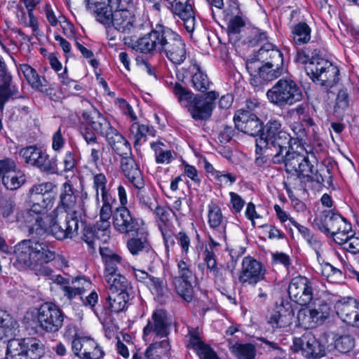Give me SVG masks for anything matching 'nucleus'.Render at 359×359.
<instances>
[{
  "label": "nucleus",
  "mask_w": 359,
  "mask_h": 359,
  "mask_svg": "<svg viewBox=\"0 0 359 359\" xmlns=\"http://www.w3.org/2000/svg\"><path fill=\"white\" fill-rule=\"evenodd\" d=\"M56 186L47 182L32 186L27 194L25 203L28 207L25 221L32 236H41L48 229L45 222L47 212L53 208L55 197L51 192Z\"/></svg>",
  "instance_id": "obj_1"
},
{
  "label": "nucleus",
  "mask_w": 359,
  "mask_h": 359,
  "mask_svg": "<svg viewBox=\"0 0 359 359\" xmlns=\"http://www.w3.org/2000/svg\"><path fill=\"white\" fill-rule=\"evenodd\" d=\"M273 163H283L287 172H299L308 182H316L320 187L332 186L330 169L324 165L316 168L314 165L316 164V160L311 161L308 155L294 151L291 143L284 151L276 152Z\"/></svg>",
  "instance_id": "obj_2"
},
{
  "label": "nucleus",
  "mask_w": 359,
  "mask_h": 359,
  "mask_svg": "<svg viewBox=\"0 0 359 359\" xmlns=\"http://www.w3.org/2000/svg\"><path fill=\"white\" fill-rule=\"evenodd\" d=\"M318 53L316 48L309 45L298 49L294 60L306 65V74L313 82L328 90L338 83L339 70L330 61L320 57Z\"/></svg>",
  "instance_id": "obj_3"
},
{
  "label": "nucleus",
  "mask_w": 359,
  "mask_h": 359,
  "mask_svg": "<svg viewBox=\"0 0 359 359\" xmlns=\"http://www.w3.org/2000/svg\"><path fill=\"white\" fill-rule=\"evenodd\" d=\"M14 264L20 269H34L55 258L53 247L46 242L24 240L15 247Z\"/></svg>",
  "instance_id": "obj_4"
},
{
  "label": "nucleus",
  "mask_w": 359,
  "mask_h": 359,
  "mask_svg": "<svg viewBox=\"0 0 359 359\" xmlns=\"http://www.w3.org/2000/svg\"><path fill=\"white\" fill-rule=\"evenodd\" d=\"M171 321L168 317L167 312L163 309L154 311L147 325L143 330V339L146 342H151L147 348L157 344L153 352L158 354H167L170 345L168 336L170 334Z\"/></svg>",
  "instance_id": "obj_5"
},
{
  "label": "nucleus",
  "mask_w": 359,
  "mask_h": 359,
  "mask_svg": "<svg viewBox=\"0 0 359 359\" xmlns=\"http://www.w3.org/2000/svg\"><path fill=\"white\" fill-rule=\"evenodd\" d=\"M83 118L88 126L99 135L104 137L109 145L116 153L128 151L124 137L114 128L106 116L94 109L83 113Z\"/></svg>",
  "instance_id": "obj_6"
},
{
  "label": "nucleus",
  "mask_w": 359,
  "mask_h": 359,
  "mask_svg": "<svg viewBox=\"0 0 359 359\" xmlns=\"http://www.w3.org/2000/svg\"><path fill=\"white\" fill-rule=\"evenodd\" d=\"M266 97L273 105L283 109L301 102L304 93L296 81L282 78L267 90Z\"/></svg>",
  "instance_id": "obj_7"
},
{
  "label": "nucleus",
  "mask_w": 359,
  "mask_h": 359,
  "mask_svg": "<svg viewBox=\"0 0 359 359\" xmlns=\"http://www.w3.org/2000/svg\"><path fill=\"white\" fill-rule=\"evenodd\" d=\"M314 222L320 231L330 233L336 243L345 241L344 235L352 231L351 224L344 217L332 210L322 212Z\"/></svg>",
  "instance_id": "obj_8"
},
{
  "label": "nucleus",
  "mask_w": 359,
  "mask_h": 359,
  "mask_svg": "<svg viewBox=\"0 0 359 359\" xmlns=\"http://www.w3.org/2000/svg\"><path fill=\"white\" fill-rule=\"evenodd\" d=\"M256 140L264 141L266 146L273 151H284L290 146L292 137L283 130L281 122L276 118H271L264 126L262 133Z\"/></svg>",
  "instance_id": "obj_9"
},
{
  "label": "nucleus",
  "mask_w": 359,
  "mask_h": 359,
  "mask_svg": "<svg viewBox=\"0 0 359 359\" xmlns=\"http://www.w3.org/2000/svg\"><path fill=\"white\" fill-rule=\"evenodd\" d=\"M165 29L164 25H156L149 33L137 40H133L130 36H125L123 41L128 47L142 53L160 54Z\"/></svg>",
  "instance_id": "obj_10"
},
{
  "label": "nucleus",
  "mask_w": 359,
  "mask_h": 359,
  "mask_svg": "<svg viewBox=\"0 0 359 359\" xmlns=\"http://www.w3.org/2000/svg\"><path fill=\"white\" fill-rule=\"evenodd\" d=\"M19 156L22 161L41 172L54 173L57 169L56 158H50L46 150L36 145H30L22 148Z\"/></svg>",
  "instance_id": "obj_11"
},
{
  "label": "nucleus",
  "mask_w": 359,
  "mask_h": 359,
  "mask_svg": "<svg viewBox=\"0 0 359 359\" xmlns=\"http://www.w3.org/2000/svg\"><path fill=\"white\" fill-rule=\"evenodd\" d=\"M161 55H164L175 65H181L187 58V48L184 39L171 29L165 27Z\"/></svg>",
  "instance_id": "obj_12"
},
{
  "label": "nucleus",
  "mask_w": 359,
  "mask_h": 359,
  "mask_svg": "<svg viewBox=\"0 0 359 359\" xmlns=\"http://www.w3.org/2000/svg\"><path fill=\"white\" fill-rule=\"evenodd\" d=\"M64 313L62 311L52 302L41 304L35 316L39 327L49 333L58 332L63 325Z\"/></svg>",
  "instance_id": "obj_13"
},
{
  "label": "nucleus",
  "mask_w": 359,
  "mask_h": 359,
  "mask_svg": "<svg viewBox=\"0 0 359 359\" xmlns=\"http://www.w3.org/2000/svg\"><path fill=\"white\" fill-rule=\"evenodd\" d=\"M53 219L50 225L51 234L57 240L72 238L78 235L79 222L81 219L78 216L77 210L72 214L59 212L53 214Z\"/></svg>",
  "instance_id": "obj_14"
},
{
  "label": "nucleus",
  "mask_w": 359,
  "mask_h": 359,
  "mask_svg": "<svg viewBox=\"0 0 359 359\" xmlns=\"http://www.w3.org/2000/svg\"><path fill=\"white\" fill-rule=\"evenodd\" d=\"M219 97L217 91L211 90L203 95H196L194 103L188 111L195 121H206L212 115L215 100Z\"/></svg>",
  "instance_id": "obj_15"
},
{
  "label": "nucleus",
  "mask_w": 359,
  "mask_h": 359,
  "mask_svg": "<svg viewBox=\"0 0 359 359\" xmlns=\"http://www.w3.org/2000/svg\"><path fill=\"white\" fill-rule=\"evenodd\" d=\"M288 294L294 302L306 305L314 298L312 283L304 276L294 277L288 286Z\"/></svg>",
  "instance_id": "obj_16"
},
{
  "label": "nucleus",
  "mask_w": 359,
  "mask_h": 359,
  "mask_svg": "<svg viewBox=\"0 0 359 359\" xmlns=\"http://www.w3.org/2000/svg\"><path fill=\"white\" fill-rule=\"evenodd\" d=\"M266 269L262 264L251 257H245L242 262V268L238 280L242 284L255 285L263 280Z\"/></svg>",
  "instance_id": "obj_17"
},
{
  "label": "nucleus",
  "mask_w": 359,
  "mask_h": 359,
  "mask_svg": "<svg viewBox=\"0 0 359 359\" xmlns=\"http://www.w3.org/2000/svg\"><path fill=\"white\" fill-rule=\"evenodd\" d=\"M233 120L238 130L251 136L259 135L264 127L262 121L256 114L245 109L238 110Z\"/></svg>",
  "instance_id": "obj_18"
},
{
  "label": "nucleus",
  "mask_w": 359,
  "mask_h": 359,
  "mask_svg": "<svg viewBox=\"0 0 359 359\" xmlns=\"http://www.w3.org/2000/svg\"><path fill=\"white\" fill-rule=\"evenodd\" d=\"M111 24L117 31L128 34H137L143 27L130 10L114 11Z\"/></svg>",
  "instance_id": "obj_19"
},
{
  "label": "nucleus",
  "mask_w": 359,
  "mask_h": 359,
  "mask_svg": "<svg viewBox=\"0 0 359 359\" xmlns=\"http://www.w3.org/2000/svg\"><path fill=\"white\" fill-rule=\"evenodd\" d=\"M140 220L126 207L117 208L113 215V225L120 233L133 235L140 227Z\"/></svg>",
  "instance_id": "obj_20"
},
{
  "label": "nucleus",
  "mask_w": 359,
  "mask_h": 359,
  "mask_svg": "<svg viewBox=\"0 0 359 359\" xmlns=\"http://www.w3.org/2000/svg\"><path fill=\"white\" fill-rule=\"evenodd\" d=\"M126 144L128 151L123 153H116L121 156V168L126 177L134 186L135 188H140L144 185V180L142 172L132 156L131 148L129 142L126 140Z\"/></svg>",
  "instance_id": "obj_21"
},
{
  "label": "nucleus",
  "mask_w": 359,
  "mask_h": 359,
  "mask_svg": "<svg viewBox=\"0 0 359 359\" xmlns=\"http://www.w3.org/2000/svg\"><path fill=\"white\" fill-rule=\"evenodd\" d=\"M74 353L81 359H100L104 351L90 337H76L72 341Z\"/></svg>",
  "instance_id": "obj_22"
},
{
  "label": "nucleus",
  "mask_w": 359,
  "mask_h": 359,
  "mask_svg": "<svg viewBox=\"0 0 359 359\" xmlns=\"http://www.w3.org/2000/svg\"><path fill=\"white\" fill-rule=\"evenodd\" d=\"M18 89L13 84V76L7 65L0 57V110L2 111L5 104L11 99L18 96Z\"/></svg>",
  "instance_id": "obj_23"
},
{
  "label": "nucleus",
  "mask_w": 359,
  "mask_h": 359,
  "mask_svg": "<svg viewBox=\"0 0 359 359\" xmlns=\"http://www.w3.org/2000/svg\"><path fill=\"white\" fill-rule=\"evenodd\" d=\"M334 308L343 321L359 328V302L356 299L343 298L336 302Z\"/></svg>",
  "instance_id": "obj_24"
},
{
  "label": "nucleus",
  "mask_w": 359,
  "mask_h": 359,
  "mask_svg": "<svg viewBox=\"0 0 359 359\" xmlns=\"http://www.w3.org/2000/svg\"><path fill=\"white\" fill-rule=\"evenodd\" d=\"M299 347L305 358L320 359L325 355V348L312 334L306 333L297 339L295 343Z\"/></svg>",
  "instance_id": "obj_25"
},
{
  "label": "nucleus",
  "mask_w": 359,
  "mask_h": 359,
  "mask_svg": "<svg viewBox=\"0 0 359 359\" xmlns=\"http://www.w3.org/2000/svg\"><path fill=\"white\" fill-rule=\"evenodd\" d=\"M294 316V312L289 302H281L271 311L268 323L273 328H284L290 326Z\"/></svg>",
  "instance_id": "obj_26"
},
{
  "label": "nucleus",
  "mask_w": 359,
  "mask_h": 359,
  "mask_svg": "<svg viewBox=\"0 0 359 359\" xmlns=\"http://www.w3.org/2000/svg\"><path fill=\"white\" fill-rule=\"evenodd\" d=\"M78 194V190L74 188L71 181L68 180L64 182L60 187L58 205L53 214L62 210H64L65 213L72 210L76 206Z\"/></svg>",
  "instance_id": "obj_27"
},
{
  "label": "nucleus",
  "mask_w": 359,
  "mask_h": 359,
  "mask_svg": "<svg viewBox=\"0 0 359 359\" xmlns=\"http://www.w3.org/2000/svg\"><path fill=\"white\" fill-rule=\"evenodd\" d=\"M208 224L212 230L213 235L219 241H226V220L221 208L215 203L208 205Z\"/></svg>",
  "instance_id": "obj_28"
},
{
  "label": "nucleus",
  "mask_w": 359,
  "mask_h": 359,
  "mask_svg": "<svg viewBox=\"0 0 359 359\" xmlns=\"http://www.w3.org/2000/svg\"><path fill=\"white\" fill-rule=\"evenodd\" d=\"M189 0H173L172 8L174 14L184 22L187 32L192 33L196 27V18Z\"/></svg>",
  "instance_id": "obj_29"
},
{
  "label": "nucleus",
  "mask_w": 359,
  "mask_h": 359,
  "mask_svg": "<svg viewBox=\"0 0 359 359\" xmlns=\"http://www.w3.org/2000/svg\"><path fill=\"white\" fill-rule=\"evenodd\" d=\"M333 295L327 291H323L320 297H317L313 304L314 307L311 309L316 323L321 325L327 319L330 315L331 302Z\"/></svg>",
  "instance_id": "obj_30"
},
{
  "label": "nucleus",
  "mask_w": 359,
  "mask_h": 359,
  "mask_svg": "<svg viewBox=\"0 0 359 359\" xmlns=\"http://www.w3.org/2000/svg\"><path fill=\"white\" fill-rule=\"evenodd\" d=\"M86 7L88 10L95 14L97 21L104 25H110L114 15V8L102 0H88Z\"/></svg>",
  "instance_id": "obj_31"
},
{
  "label": "nucleus",
  "mask_w": 359,
  "mask_h": 359,
  "mask_svg": "<svg viewBox=\"0 0 359 359\" xmlns=\"http://www.w3.org/2000/svg\"><path fill=\"white\" fill-rule=\"evenodd\" d=\"M18 71L23 74L32 88L43 93H47L51 89L47 81L41 78L37 72L28 64H20L18 67Z\"/></svg>",
  "instance_id": "obj_32"
},
{
  "label": "nucleus",
  "mask_w": 359,
  "mask_h": 359,
  "mask_svg": "<svg viewBox=\"0 0 359 359\" xmlns=\"http://www.w3.org/2000/svg\"><path fill=\"white\" fill-rule=\"evenodd\" d=\"M274 57L273 62L267 61L263 64L260 74V87L265 81H272L280 76L283 72V60L279 59L276 53L272 55Z\"/></svg>",
  "instance_id": "obj_33"
},
{
  "label": "nucleus",
  "mask_w": 359,
  "mask_h": 359,
  "mask_svg": "<svg viewBox=\"0 0 359 359\" xmlns=\"http://www.w3.org/2000/svg\"><path fill=\"white\" fill-rule=\"evenodd\" d=\"M188 72L191 76V86L196 90L203 93L209 89L211 82L207 74L201 70L199 65L196 62H191Z\"/></svg>",
  "instance_id": "obj_34"
},
{
  "label": "nucleus",
  "mask_w": 359,
  "mask_h": 359,
  "mask_svg": "<svg viewBox=\"0 0 359 359\" xmlns=\"http://www.w3.org/2000/svg\"><path fill=\"white\" fill-rule=\"evenodd\" d=\"M100 253L104 264V276L116 273L121 257L108 248L100 247Z\"/></svg>",
  "instance_id": "obj_35"
},
{
  "label": "nucleus",
  "mask_w": 359,
  "mask_h": 359,
  "mask_svg": "<svg viewBox=\"0 0 359 359\" xmlns=\"http://www.w3.org/2000/svg\"><path fill=\"white\" fill-rule=\"evenodd\" d=\"M104 278L111 293L126 292L129 294V291L132 289L126 278L118 273L104 276Z\"/></svg>",
  "instance_id": "obj_36"
},
{
  "label": "nucleus",
  "mask_w": 359,
  "mask_h": 359,
  "mask_svg": "<svg viewBox=\"0 0 359 359\" xmlns=\"http://www.w3.org/2000/svg\"><path fill=\"white\" fill-rule=\"evenodd\" d=\"M7 359H29L27 353L25 339H12L7 344Z\"/></svg>",
  "instance_id": "obj_37"
},
{
  "label": "nucleus",
  "mask_w": 359,
  "mask_h": 359,
  "mask_svg": "<svg viewBox=\"0 0 359 359\" xmlns=\"http://www.w3.org/2000/svg\"><path fill=\"white\" fill-rule=\"evenodd\" d=\"M18 327L15 318L4 310H0V339L12 337Z\"/></svg>",
  "instance_id": "obj_38"
},
{
  "label": "nucleus",
  "mask_w": 359,
  "mask_h": 359,
  "mask_svg": "<svg viewBox=\"0 0 359 359\" xmlns=\"http://www.w3.org/2000/svg\"><path fill=\"white\" fill-rule=\"evenodd\" d=\"M128 300V293H111L108 295L104 306L111 313H119L126 309Z\"/></svg>",
  "instance_id": "obj_39"
},
{
  "label": "nucleus",
  "mask_w": 359,
  "mask_h": 359,
  "mask_svg": "<svg viewBox=\"0 0 359 359\" xmlns=\"http://www.w3.org/2000/svg\"><path fill=\"white\" fill-rule=\"evenodd\" d=\"M311 29L306 22H299L291 28V38L294 44L302 46L311 40Z\"/></svg>",
  "instance_id": "obj_40"
},
{
  "label": "nucleus",
  "mask_w": 359,
  "mask_h": 359,
  "mask_svg": "<svg viewBox=\"0 0 359 359\" xmlns=\"http://www.w3.org/2000/svg\"><path fill=\"white\" fill-rule=\"evenodd\" d=\"M255 146V153L258 155L255 160V163L257 166L261 167L266 164L270 159L273 163V158L275 156L276 151L266 147L264 141L262 140H256Z\"/></svg>",
  "instance_id": "obj_41"
},
{
  "label": "nucleus",
  "mask_w": 359,
  "mask_h": 359,
  "mask_svg": "<svg viewBox=\"0 0 359 359\" xmlns=\"http://www.w3.org/2000/svg\"><path fill=\"white\" fill-rule=\"evenodd\" d=\"M107 179L103 173H97L93 177V188L95 191V207L100 205V195L101 198L110 196L109 189L107 188Z\"/></svg>",
  "instance_id": "obj_42"
},
{
  "label": "nucleus",
  "mask_w": 359,
  "mask_h": 359,
  "mask_svg": "<svg viewBox=\"0 0 359 359\" xmlns=\"http://www.w3.org/2000/svg\"><path fill=\"white\" fill-rule=\"evenodd\" d=\"M149 245L146 233L137 232L136 237L129 239L127 242V248L133 255L142 253L145 249H148Z\"/></svg>",
  "instance_id": "obj_43"
},
{
  "label": "nucleus",
  "mask_w": 359,
  "mask_h": 359,
  "mask_svg": "<svg viewBox=\"0 0 359 359\" xmlns=\"http://www.w3.org/2000/svg\"><path fill=\"white\" fill-rule=\"evenodd\" d=\"M25 175L20 170L16 171V169L1 177L3 184L9 190L19 189L25 182Z\"/></svg>",
  "instance_id": "obj_44"
},
{
  "label": "nucleus",
  "mask_w": 359,
  "mask_h": 359,
  "mask_svg": "<svg viewBox=\"0 0 359 359\" xmlns=\"http://www.w3.org/2000/svg\"><path fill=\"white\" fill-rule=\"evenodd\" d=\"M263 64L256 55L246 62V69L251 76L250 83L255 87H260V74Z\"/></svg>",
  "instance_id": "obj_45"
},
{
  "label": "nucleus",
  "mask_w": 359,
  "mask_h": 359,
  "mask_svg": "<svg viewBox=\"0 0 359 359\" xmlns=\"http://www.w3.org/2000/svg\"><path fill=\"white\" fill-rule=\"evenodd\" d=\"M172 282L177 293L184 301L190 302L193 298V287L190 279L172 278Z\"/></svg>",
  "instance_id": "obj_46"
},
{
  "label": "nucleus",
  "mask_w": 359,
  "mask_h": 359,
  "mask_svg": "<svg viewBox=\"0 0 359 359\" xmlns=\"http://www.w3.org/2000/svg\"><path fill=\"white\" fill-rule=\"evenodd\" d=\"M172 92L177 97L180 104L187 109L195 100L196 95L178 83L174 86Z\"/></svg>",
  "instance_id": "obj_47"
},
{
  "label": "nucleus",
  "mask_w": 359,
  "mask_h": 359,
  "mask_svg": "<svg viewBox=\"0 0 359 359\" xmlns=\"http://www.w3.org/2000/svg\"><path fill=\"white\" fill-rule=\"evenodd\" d=\"M279 56L280 60H283V53L271 43H264L258 50L256 57L263 63L267 61L273 62L274 57L272 56L276 53Z\"/></svg>",
  "instance_id": "obj_48"
},
{
  "label": "nucleus",
  "mask_w": 359,
  "mask_h": 359,
  "mask_svg": "<svg viewBox=\"0 0 359 359\" xmlns=\"http://www.w3.org/2000/svg\"><path fill=\"white\" fill-rule=\"evenodd\" d=\"M231 349L238 359H255L256 349L251 344H235Z\"/></svg>",
  "instance_id": "obj_49"
},
{
  "label": "nucleus",
  "mask_w": 359,
  "mask_h": 359,
  "mask_svg": "<svg viewBox=\"0 0 359 359\" xmlns=\"http://www.w3.org/2000/svg\"><path fill=\"white\" fill-rule=\"evenodd\" d=\"M136 189V197L141 204V205L150 210H153V208L155 206L156 201L153 197V194L151 190L144 188V184Z\"/></svg>",
  "instance_id": "obj_50"
},
{
  "label": "nucleus",
  "mask_w": 359,
  "mask_h": 359,
  "mask_svg": "<svg viewBox=\"0 0 359 359\" xmlns=\"http://www.w3.org/2000/svg\"><path fill=\"white\" fill-rule=\"evenodd\" d=\"M320 267L322 276L330 283H339L342 281L344 276L341 270L327 262L321 264Z\"/></svg>",
  "instance_id": "obj_51"
},
{
  "label": "nucleus",
  "mask_w": 359,
  "mask_h": 359,
  "mask_svg": "<svg viewBox=\"0 0 359 359\" xmlns=\"http://www.w3.org/2000/svg\"><path fill=\"white\" fill-rule=\"evenodd\" d=\"M308 182L299 172L292 173L287 177V182L285 183V189L290 197L292 189H304V182Z\"/></svg>",
  "instance_id": "obj_52"
},
{
  "label": "nucleus",
  "mask_w": 359,
  "mask_h": 359,
  "mask_svg": "<svg viewBox=\"0 0 359 359\" xmlns=\"http://www.w3.org/2000/svg\"><path fill=\"white\" fill-rule=\"evenodd\" d=\"M27 353L29 359H40L45 353L43 344L36 339H32L26 343Z\"/></svg>",
  "instance_id": "obj_53"
},
{
  "label": "nucleus",
  "mask_w": 359,
  "mask_h": 359,
  "mask_svg": "<svg viewBox=\"0 0 359 359\" xmlns=\"http://www.w3.org/2000/svg\"><path fill=\"white\" fill-rule=\"evenodd\" d=\"M334 346L341 353H348L355 346V338L351 334H344L335 340Z\"/></svg>",
  "instance_id": "obj_54"
},
{
  "label": "nucleus",
  "mask_w": 359,
  "mask_h": 359,
  "mask_svg": "<svg viewBox=\"0 0 359 359\" xmlns=\"http://www.w3.org/2000/svg\"><path fill=\"white\" fill-rule=\"evenodd\" d=\"M297 319L299 324L306 328L314 327L318 325L316 323L315 318L313 316L310 308L300 309L297 313Z\"/></svg>",
  "instance_id": "obj_55"
},
{
  "label": "nucleus",
  "mask_w": 359,
  "mask_h": 359,
  "mask_svg": "<svg viewBox=\"0 0 359 359\" xmlns=\"http://www.w3.org/2000/svg\"><path fill=\"white\" fill-rule=\"evenodd\" d=\"M204 253V261L207 264L208 270L214 276L215 279L218 280L220 278L222 273L217 268L214 252L212 250H209V249L206 248Z\"/></svg>",
  "instance_id": "obj_56"
},
{
  "label": "nucleus",
  "mask_w": 359,
  "mask_h": 359,
  "mask_svg": "<svg viewBox=\"0 0 359 359\" xmlns=\"http://www.w3.org/2000/svg\"><path fill=\"white\" fill-rule=\"evenodd\" d=\"M345 238L342 242H337L339 245H344V248L351 254L355 255L359 252V237L345 233Z\"/></svg>",
  "instance_id": "obj_57"
},
{
  "label": "nucleus",
  "mask_w": 359,
  "mask_h": 359,
  "mask_svg": "<svg viewBox=\"0 0 359 359\" xmlns=\"http://www.w3.org/2000/svg\"><path fill=\"white\" fill-rule=\"evenodd\" d=\"M130 131L134 136L135 146L139 144L142 138L146 137L147 133H151L149 126L139 123H133L130 128Z\"/></svg>",
  "instance_id": "obj_58"
},
{
  "label": "nucleus",
  "mask_w": 359,
  "mask_h": 359,
  "mask_svg": "<svg viewBox=\"0 0 359 359\" xmlns=\"http://www.w3.org/2000/svg\"><path fill=\"white\" fill-rule=\"evenodd\" d=\"M97 232L96 231V227L94 226H86L83 230V234L82 239L86 243L88 247L95 250L98 242V238L97 236Z\"/></svg>",
  "instance_id": "obj_59"
},
{
  "label": "nucleus",
  "mask_w": 359,
  "mask_h": 359,
  "mask_svg": "<svg viewBox=\"0 0 359 359\" xmlns=\"http://www.w3.org/2000/svg\"><path fill=\"white\" fill-rule=\"evenodd\" d=\"M248 37V43L255 46L267 40L266 33L261 29L253 27L250 29Z\"/></svg>",
  "instance_id": "obj_60"
},
{
  "label": "nucleus",
  "mask_w": 359,
  "mask_h": 359,
  "mask_svg": "<svg viewBox=\"0 0 359 359\" xmlns=\"http://www.w3.org/2000/svg\"><path fill=\"white\" fill-rule=\"evenodd\" d=\"M177 274L172 275V278H184V279H191L193 276V273L189 268V265L185 262L184 260H180L177 263Z\"/></svg>",
  "instance_id": "obj_61"
},
{
  "label": "nucleus",
  "mask_w": 359,
  "mask_h": 359,
  "mask_svg": "<svg viewBox=\"0 0 359 359\" xmlns=\"http://www.w3.org/2000/svg\"><path fill=\"white\" fill-rule=\"evenodd\" d=\"M69 285L82 294H83L86 291L89 290L91 287L90 281L84 277H76L72 279Z\"/></svg>",
  "instance_id": "obj_62"
},
{
  "label": "nucleus",
  "mask_w": 359,
  "mask_h": 359,
  "mask_svg": "<svg viewBox=\"0 0 359 359\" xmlns=\"http://www.w3.org/2000/svg\"><path fill=\"white\" fill-rule=\"evenodd\" d=\"M80 133L88 145L97 144V133L87 123H86L84 126L81 128Z\"/></svg>",
  "instance_id": "obj_63"
},
{
  "label": "nucleus",
  "mask_w": 359,
  "mask_h": 359,
  "mask_svg": "<svg viewBox=\"0 0 359 359\" xmlns=\"http://www.w3.org/2000/svg\"><path fill=\"white\" fill-rule=\"evenodd\" d=\"M245 26V22L240 16H234L232 18L228 25L229 35L237 34L240 33L242 27Z\"/></svg>",
  "instance_id": "obj_64"
}]
</instances>
